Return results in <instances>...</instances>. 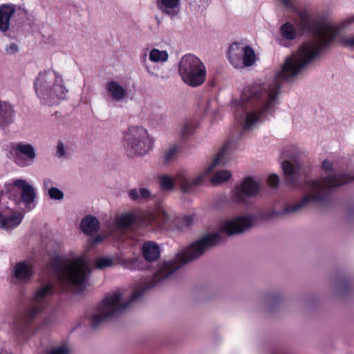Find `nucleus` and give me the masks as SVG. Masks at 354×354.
<instances>
[{"mask_svg": "<svg viewBox=\"0 0 354 354\" xmlns=\"http://www.w3.org/2000/svg\"><path fill=\"white\" fill-rule=\"evenodd\" d=\"M253 225L254 215L241 216L227 221L221 225L220 232L203 236L185 250L178 253L175 259L160 263L153 277L150 280L142 281L127 302L120 304L121 295L118 292H112V321L118 315L125 312L131 304L138 301L146 291L170 276L183 266L202 256L207 249L217 245L222 241L221 233L232 236L244 232L252 227Z\"/></svg>", "mask_w": 354, "mask_h": 354, "instance_id": "f257e3e1", "label": "nucleus"}, {"mask_svg": "<svg viewBox=\"0 0 354 354\" xmlns=\"http://www.w3.org/2000/svg\"><path fill=\"white\" fill-rule=\"evenodd\" d=\"M296 12L297 27L312 32L314 37L301 45L295 54L288 57L282 66H305L313 64L339 31L354 24V14L347 16L338 24H333L325 17L311 16L306 9L297 10Z\"/></svg>", "mask_w": 354, "mask_h": 354, "instance_id": "f03ea898", "label": "nucleus"}, {"mask_svg": "<svg viewBox=\"0 0 354 354\" xmlns=\"http://www.w3.org/2000/svg\"><path fill=\"white\" fill-rule=\"evenodd\" d=\"M272 82H255L245 87L239 106L245 114L241 133L248 131L261 117L268 113L280 93L282 84L302 73L306 68H281Z\"/></svg>", "mask_w": 354, "mask_h": 354, "instance_id": "7ed1b4c3", "label": "nucleus"}, {"mask_svg": "<svg viewBox=\"0 0 354 354\" xmlns=\"http://www.w3.org/2000/svg\"><path fill=\"white\" fill-rule=\"evenodd\" d=\"M322 167L326 174V176L324 177L322 180H306L300 185L298 179L299 176L298 168L295 167L288 160L283 161L281 168L286 183L290 186L298 187L304 192H309L299 202L287 205L283 209L284 214L298 212L312 202L321 205L326 204L330 201V192L333 188L354 180V175L351 176L346 174H336L332 162L328 160L323 161Z\"/></svg>", "mask_w": 354, "mask_h": 354, "instance_id": "20e7f679", "label": "nucleus"}, {"mask_svg": "<svg viewBox=\"0 0 354 354\" xmlns=\"http://www.w3.org/2000/svg\"><path fill=\"white\" fill-rule=\"evenodd\" d=\"M234 146L235 143L232 140H227L211 165L205 169L202 174L195 177L192 181L187 178L185 171L178 172L175 178L167 175L160 176L158 178L160 188L163 191H171L175 187L176 182H177L180 185L181 192L183 193H187L192 190L193 187L203 185L216 166L225 165V156L228 154L230 151L234 148Z\"/></svg>", "mask_w": 354, "mask_h": 354, "instance_id": "39448f33", "label": "nucleus"}, {"mask_svg": "<svg viewBox=\"0 0 354 354\" xmlns=\"http://www.w3.org/2000/svg\"><path fill=\"white\" fill-rule=\"evenodd\" d=\"M34 88L41 103L47 106L57 104L68 93L62 75L53 68L39 73L34 82Z\"/></svg>", "mask_w": 354, "mask_h": 354, "instance_id": "423d86ee", "label": "nucleus"}, {"mask_svg": "<svg viewBox=\"0 0 354 354\" xmlns=\"http://www.w3.org/2000/svg\"><path fill=\"white\" fill-rule=\"evenodd\" d=\"M90 273V265L84 257L64 261L55 270L57 283L62 290L79 292L84 287Z\"/></svg>", "mask_w": 354, "mask_h": 354, "instance_id": "0eeeda50", "label": "nucleus"}, {"mask_svg": "<svg viewBox=\"0 0 354 354\" xmlns=\"http://www.w3.org/2000/svg\"><path fill=\"white\" fill-rule=\"evenodd\" d=\"M168 221L167 214L162 209H156L147 214L129 212L115 219V225L120 230H127L132 225L148 230H162Z\"/></svg>", "mask_w": 354, "mask_h": 354, "instance_id": "6e6552de", "label": "nucleus"}, {"mask_svg": "<svg viewBox=\"0 0 354 354\" xmlns=\"http://www.w3.org/2000/svg\"><path fill=\"white\" fill-rule=\"evenodd\" d=\"M54 291L53 282L41 285L35 292L31 306L26 308L21 319L17 322L16 328L21 333L32 323V322L46 308L47 299Z\"/></svg>", "mask_w": 354, "mask_h": 354, "instance_id": "1a4fd4ad", "label": "nucleus"}, {"mask_svg": "<svg viewBox=\"0 0 354 354\" xmlns=\"http://www.w3.org/2000/svg\"><path fill=\"white\" fill-rule=\"evenodd\" d=\"M127 147L131 154L143 156L153 147V140L149 136L148 131L141 127H131L125 137Z\"/></svg>", "mask_w": 354, "mask_h": 354, "instance_id": "9d476101", "label": "nucleus"}, {"mask_svg": "<svg viewBox=\"0 0 354 354\" xmlns=\"http://www.w3.org/2000/svg\"><path fill=\"white\" fill-rule=\"evenodd\" d=\"M227 58L234 66H252L259 61V56L254 49L241 42H233L227 51Z\"/></svg>", "mask_w": 354, "mask_h": 354, "instance_id": "9b49d317", "label": "nucleus"}, {"mask_svg": "<svg viewBox=\"0 0 354 354\" xmlns=\"http://www.w3.org/2000/svg\"><path fill=\"white\" fill-rule=\"evenodd\" d=\"M10 154L15 163L21 167L30 166L37 154L35 147L28 143L18 142L11 147Z\"/></svg>", "mask_w": 354, "mask_h": 354, "instance_id": "f8f14e48", "label": "nucleus"}, {"mask_svg": "<svg viewBox=\"0 0 354 354\" xmlns=\"http://www.w3.org/2000/svg\"><path fill=\"white\" fill-rule=\"evenodd\" d=\"M4 187L7 192H12L15 188L19 189L21 191V199L26 207L32 204L37 196L33 185L23 178L12 179L5 183Z\"/></svg>", "mask_w": 354, "mask_h": 354, "instance_id": "ddd939ff", "label": "nucleus"}, {"mask_svg": "<svg viewBox=\"0 0 354 354\" xmlns=\"http://www.w3.org/2000/svg\"><path fill=\"white\" fill-rule=\"evenodd\" d=\"M259 190V184L251 176L245 177L240 185L236 186L232 200L238 204H245L246 198L255 196Z\"/></svg>", "mask_w": 354, "mask_h": 354, "instance_id": "4468645a", "label": "nucleus"}, {"mask_svg": "<svg viewBox=\"0 0 354 354\" xmlns=\"http://www.w3.org/2000/svg\"><path fill=\"white\" fill-rule=\"evenodd\" d=\"M111 317V296H106L87 315L90 326L96 328L102 325Z\"/></svg>", "mask_w": 354, "mask_h": 354, "instance_id": "2eb2a0df", "label": "nucleus"}, {"mask_svg": "<svg viewBox=\"0 0 354 354\" xmlns=\"http://www.w3.org/2000/svg\"><path fill=\"white\" fill-rule=\"evenodd\" d=\"M35 274L34 266L29 261H21L15 263L11 270V277L19 284L30 282Z\"/></svg>", "mask_w": 354, "mask_h": 354, "instance_id": "dca6fc26", "label": "nucleus"}, {"mask_svg": "<svg viewBox=\"0 0 354 354\" xmlns=\"http://www.w3.org/2000/svg\"><path fill=\"white\" fill-rule=\"evenodd\" d=\"M184 83L192 87L201 85L205 80V68H178Z\"/></svg>", "mask_w": 354, "mask_h": 354, "instance_id": "f3484780", "label": "nucleus"}, {"mask_svg": "<svg viewBox=\"0 0 354 354\" xmlns=\"http://www.w3.org/2000/svg\"><path fill=\"white\" fill-rule=\"evenodd\" d=\"M23 218V214L19 212L12 211L10 215L4 212H0V229L12 230L20 225Z\"/></svg>", "mask_w": 354, "mask_h": 354, "instance_id": "a211bd4d", "label": "nucleus"}, {"mask_svg": "<svg viewBox=\"0 0 354 354\" xmlns=\"http://www.w3.org/2000/svg\"><path fill=\"white\" fill-rule=\"evenodd\" d=\"M80 228L84 234L92 236L99 231L100 221L93 215H86L82 218Z\"/></svg>", "mask_w": 354, "mask_h": 354, "instance_id": "6ab92c4d", "label": "nucleus"}, {"mask_svg": "<svg viewBox=\"0 0 354 354\" xmlns=\"http://www.w3.org/2000/svg\"><path fill=\"white\" fill-rule=\"evenodd\" d=\"M157 7L171 17L176 16L180 9V0H156Z\"/></svg>", "mask_w": 354, "mask_h": 354, "instance_id": "aec40b11", "label": "nucleus"}, {"mask_svg": "<svg viewBox=\"0 0 354 354\" xmlns=\"http://www.w3.org/2000/svg\"><path fill=\"white\" fill-rule=\"evenodd\" d=\"M15 11L14 5L3 4L0 6V31L6 32L9 30L10 19Z\"/></svg>", "mask_w": 354, "mask_h": 354, "instance_id": "412c9836", "label": "nucleus"}, {"mask_svg": "<svg viewBox=\"0 0 354 354\" xmlns=\"http://www.w3.org/2000/svg\"><path fill=\"white\" fill-rule=\"evenodd\" d=\"M142 254L145 259L152 262L156 261L160 257V248L157 243L151 241L145 242L142 246Z\"/></svg>", "mask_w": 354, "mask_h": 354, "instance_id": "4be33fe9", "label": "nucleus"}, {"mask_svg": "<svg viewBox=\"0 0 354 354\" xmlns=\"http://www.w3.org/2000/svg\"><path fill=\"white\" fill-rule=\"evenodd\" d=\"M15 116L11 104L0 101V126H7L12 122Z\"/></svg>", "mask_w": 354, "mask_h": 354, "instance_id": "5701e85b", "label": "nucleus"}, {"mask_svg": "<svg viewBox=\"0 0 354 354\" xmlns=\"http://www.w3.org/2000/svg\"><path fill=\"white\" fill-rule=\"evenodd\" d=\"M128 196L133 201L143 203L151 198V193L147 188L131 189L129 191Z\"/></svg>", "mask_w": 354, "mask_h": 354, "instance_id": "b1692460", "label": "nucleus"}, {"mask_svg": "<svg viewBox=\"0 0 354 354\" xmlns=\"http://www.w3.org/2000/svg\"><path fill=\"white\" fill-rule=\"evenodd\" d=\"M127 91L117 82L112 81V102L122 100H126L128 97ZM112 106L114 104L112 103Z\"/></svg>", "mask_w": 354, "mask_h": 354, "instance_id": "393cba45", "label": "nucleus"}, {"mask_svg": "<svg viewBox=\"0 0 354 354\" xmlns=\"http://www.w3.org/2000/svg\"><path fill=\"white\" fill-rule=\"evenodd\" d=\"M150 61L154 63H163L167 61L169 55L167 50H160L157 48H153L149 54Z\"/></svg>", "mask_w": 354, "mask_h": 354, "instance_id": "a878e982", "label": "nucleus"}, {"mask_svg": "<svg viewBox=\"0 0 354 354\" xmlns=\"http://www.w3.org/2000/svg\"><path fill=\"white\" fill-rule=\"evenodd\" d=\"M179 66H204L199 58L192 54L184 55L180 60Z\"/></svg>", "mask_w": 354, "mask_h": 354, "instance_id": "bb28decb", "label": "nucleus"}, {"mask_svg": "<svg viewBox=\"0 0 354 354\" xmlns=\"http://www.w3.org/2000/svg\"><path fill=\"white\" fill-rule=\"evenodd\" d=\"M280 33L282 37L287 40H292L297 36L295 27L290 23H286L280 28Z\"/></svg>", "mask_w": 354, "mask_h": 354, "instance_id": "cd10ccee", "label": "nucleus"}, {"mask_svg": "<svg viewBox=\"0 0 354 354\" xmlns=\"http://www.w3.org/2000/svg\"><path fill=\"white\" fill-rule=\"evenodd\" d=\"M231 176V172L227 170L218 171L212 176L210 181L212 185H216L226 182Z\"/></svg>", "mask_w": 354, "mask_h": 354, "instance_id": "c85d7f7f", "label": "nucleus"}, {"mask_svg": "<svg viewBox=\"0 0 354 354\" xmlns=\"http://www.w3.org/2000/svg\"><path fill=\"white\" fill-rule=\"evenodd\" d=\"M197 127V123L194 120L187 121L183 125L180 133L183 138H186L193 134L194 129Z\"/></svg>", "mask_w": 354, "mask_h": 354, "instance_id": "c756f323", "label": "nucleus"}, {"mask_svg": "<svg viewBox=\"0 0 354 354\" xmlns=\"http://www.w3.org/2000/svg\"><path fill=\"white\" fill-rule=\"evenodd\" d=\"M179 149L180 145L178 144L170 146L165 152L164 163L167 164L169 162L174 160Z\"/></svg>", "mask_w": 354, "mask_h": 354, "instance_id": "7c9ffc66", "label": "nucleus"}, {"mask_svg": "<svg viewBox=\"0 0 354 354\" xmlns=\"http://www.w3.org/2000/svg\"><path fill=\"white\" fill-rule=\"evenodd\" d=\"M121 264L124 268L131 270L142 268L140 259L138 258H129L122 259L121 261Z\"/></svg>", "mask_w": 354, "mask_h": 354, "instance_id": "2f4dec72", "label": "nucleus"}, {"mask_svg": "<svg viewBox=\"0 0 354 354\" xmlns=\"http://www.w3.org/2000/svg\"><path fill=\"white\" fill-rule=\"evenodd\" d=\"M56 322V318L53 315H48L43 318L39 328L41 329H48L53 327Z\"/></svg>", "mask_w": 354, "mask_h": 354, "instance_id": "473e14b6", "label": "nucleus"}, {"mask_svg": "<svg viewBox=\"0 0 354 354\" xmlns=\"http://www.w3.org/2000/svg\"><path fill=\"white\" fill-rule=\"evenodd\" d=\"M71 349L66 344L53 347L46 354H70Z\"/></svg>", "mask_w": 354, "mask_h": 354, "instance_id": "72a5a7b5", "label": "nucleus"}, {"mask_svg": "<svg viewBox=\"0 0 354 354\" xmlns=\"http://www.w3.org/2000/svg\"><path fill=\"white\" fill-rule=\"evenodd\" d=\"M49 198L52 200L62 201L64 197V192L58 188L54 187L48 192Z\"/></svg>", "mask_w": 354, "mask_h": 354, "instance_id": "f704fd0d", "label": "nucleus"}, {"mask_svg": "<svg viewBox=\"0 0 354 354\" xmlns=\"http://www.w3.org/2000/svg\"><path fill=\"white\" fill-rule=\"evenodd\" d=\"M111 266V259L106 258H98L96 260V267L99 269H102L106 267Z\"/></svg>", "mask_w": 354, "mask_h": 354, "instance_id": "c9c22d12", "label": "nucleus"}, {"mask_svg": "<svg viewBox=\"0 0 354 354\" xmlns=\"http://www.w3.org/2000/svg\"><path fill=\"white\" fill-rule=\"evenodd\" d=\"M56 156L58 158H65L66 156V151L65 149L64 144L62 142H59L56 147Z\"/></svg>", "mask_w": 354, "mask_h": 354, "instance_id": "e433bc0d", "label": "nucleus"}, {"mask_svg": "<svg viewBox=\"0 0 354 354\" xmlns=\"http://www.w3.org/2000/svg\"><path fill=\"white\" fill-rule=\"evenodd\" d=\"M268 183L272 188H277L279 183V178L277 174H270L268 177Z\"/></svg>", "mask_w": 354, "mask_h": 354, "instance_id": "4c0bfd02", "label": "nucleus"}, {"mask_svg": "<svg viewBox=\"0 0 354 354\" xmlns=\"http://www.w3.org/2000/svg\"><path fill=\"white\" fill-rule=\"evenodd\" d=\"M55 185V182L50 178L46 177L42 180V187L43 189L46 190L48 192L51 189H53Z\"/></svg>", "mask_w": 354, "mask_h": 354, "instance_id": "58836bf2", "label": "nucleus"}, {"mask_svg": "<svg viewBox=\"0 0 354 354\" xmlns=\"http://www.w3.org/2000/svg\"><path fill=\"white\" fill-rule=\"evenodd\" d=\"M104 239V236L103 235L98 234L92 238H90L88 241V244L89 247H92L94 245H97L101 242H102Z\"/></svg>", "mask_w": 354, "mask_h": 354, "instance_id": "ea45409f", "label": "nucleus"}, {"mask_svg": "<svg viewBox=\"0 0 354 354\" xmlns=\"http://www.w3.org/2000/svg\"><path fill=\"white\" fill-rule=\"evenodd\" d=\"M179 223L182 227H189L193 223V218L191 216H185L180 219Z\"/></svg>", "mask_w": 354, "mask_h": 354, "instance_id": "a19ab883", "label": "nucleus"}, {"mask_svg": "<svg viewBox=\"0 0 354 354\" xmlns=\"http://www.w3.org/2000/svg\"><path fill=\"white\" fill-rule=\"evenodd\" d=\"M5 50L7 54L12 55L19 50V46L15 43H12L6 46Z\"/></svg>", "mask_w": 354, "mask_h": 354, "instance_id": "79ce46f5", "label": "nucleus"}, {"mask_svg": "<svg viewBox=\"0 0 354 354\" xmlns=\"http://www.w3.org/2000/svg\"><path fill=\"white\" fill-rule=\"evenodd\" d=\"M344 44L351 48H354V36L344 39Z\"/></svg>", "mask_w": 354, "mask_h": 354, "instance_id": "37998d69", "label": "nucleus"}, {"mask_svg": "<svg viewBox=\"0 0 354 354\" xmlns=\"http://www.w3.org/2000/svg\"><path fill=\"white\" fill-rule=\"evenodd\" d=\"M283 4L287 8L292 7V0H281Z\"/></svg>", "mask_w": 354, "mask_h": 354, "instance_id": "c03bdc74", "label": "nucleus"}, {"mask_svg": "<svg viewBox=\"0 0 354 354\" xmlns=\"http://www.w3.org/2000/svg\"><path fill=\"white\" fill-rule=\"evenodd\" d=\"M106 90L109 91V92H111V82H108L106 84Z\"/></svg>", "mask_w": 354, "mask_h": 354, "instance_id": "a18cd8bd", "label": "nucleus"}, {"mask_svg": "<svg viewBox=\"0 0 354 354\" xmlns=\"http://www.w3.org/2000/svg\"><path fill=\"white\" fill-rule=\"evenodd\" d=\"M111 236H112V240L115 239L116 236H117V233L115 232H114L113 230H112V234H111Z\"/></svg>", "mask_w": 354, "mask_h": 354, "instance_id": "49530a36", "label": "nucleus"}, {"mask_svg": "<svg viewBox=\"0 0 354 354\" xmlns=\"http://www.w3.org/2000/svg\"><path fill=\"white\" fill-rule=\"evenodd\" d=\"M234 117L236 120L238 118V114L236 113H234Z\"/></svg>", "mask_w": 354, "mask_h": 354, "instance_id": "de8ad7c7", "label": "nucleus"}, {"mask_svg": "<svg viewBox=\"0 0 354 354\" xmlns=\"http://www.w3.org/2000/svg\"><path fill=\"white\" fill-rule=\"evenodd\" d=\"M149 69H150V68H149V67H147V70L148 73H151V71H150V70H149Z\"/></svg>", "mask_w": 354, "mask_h": 354, "instance_id": "09e8293b", "label": "nucleus"}, {"mask_svg": "<svg viewBox=\"0 0 354 354\" xmlns=\"http://www.w3.org/2000/svg\"><path fill=\"white\" fill-rule=\"evenodd\" d=\"M111 263H112V266H113V264H114V261H113V259H112Z\"/></svg>", "mask_w": 354, "mask_h": 354, "instance_id": "8fccbe9b", "label": "nucleus"}]
</instances>
